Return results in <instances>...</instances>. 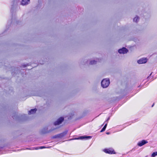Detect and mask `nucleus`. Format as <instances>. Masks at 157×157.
<instances>
[{
    "mask_svg": "<svg viewBox=\"0 0 157 157\" xmlns=\"http://www.w3.org/2000/svg\"><path fill=\"white\" fill-rule=\"evenodd\" d=\"M46 148V147H39V148H38V147L36 148L35 149L37 150L39 149H43V148Z\"/></svg>",
    "mask_w": 157,
    "mask_h": 157,
    "instance_id": "obj_14",
    "label": "nucleus"
},
{
    "mask_svg": "<svg viewBox=\"0 0 157 157\" xmlns=\"http://www.w3.org/2000/svg\"><path fill=\"white\" fill-rule=\"evenodd\" d=\"M147 157V156H146V157Z\"/></svg>",
    "mask_w": 157,
    "mask_h": 157,
    "instance_id": "obj_17",
    "label": "nucleus"
},
{
    "mask_svg": "<svg viewBox=\"0 0 157 157\" xmlns=\"http://www.w3.org/2000/svg\"><path fill=\"white\" fill-rule=\"evenodd\" d=\"M106 134H107L108 135V134H110V132H106Z\"/></svg>",
    "mask_w": 157,
    "mask_h": 157,
    "instance_id": "obj_15",
    "label": "nucleus"
},
{
    "mask_svg": "<svg viewBox=\"0 0 157 157\" xmlns=\"http://www.w3.org/2000/svg\"><path fill=\"white\" fill-rule=\"evenodd\" d=\"M109 118L107 119V121H108V120H109Z\"/></svg>",
    "mask_w": 157,
    "mask_h": 157,
    "instance_id": "obj_16",
    "label": "nucleus"
},
{
    "mask_svg": "<svg viewBox=\"0 0 157 157\" xmlns=\"http://www.w3.org/2000/svg\"><path fill=\"white\" fill-rule=\"evenodd\" d=\"M128 50L125 48H123L122 49H120L118 50V52L120 53L125 54L128 52Z\"/></svg>",
    "mask_w": 157,
    "mask_h": 157,
    "instance_id": "obj_7",
    "label": "nucleus"
},
{
    "mask_svg": "<svg viewBox=\"0 0 157 157\" xmlns=\"http://www.w3.org/2000/svg\"><path fill=\"white\" fill-rule=\"evenodd\" d=\"M105 152L109 154H114L115 153L114 150L112 148L105 149L103 150Z\"/></svg>",
    "mask_w": 157,
    "mask_h": 157,
    "instance_id": "obj_2",
    "label": "nucleus"
},
{
    "mask_svg": "<svg viewBox=\"0 0 157 157\" xmlns=\"http://www.w3.org/2000/svg\"><path fill=\"white\" fill-rule=\"evenodd\" d=\"M96 61L95 60H93L91 61L90 62V64H93L96 63Z\"/></svg>",
    "mask_w": 157,
    "mask_h": 157,
    "instance_id": "obj_13",
    "label": "nucleus"
},
{
    "mask_svg": "<svg viewBox=\"0 0 157 157\" xmlns=\"http://www.w3.org/2000/svg\"><path fill=\"white\" fill-rule=\"evenodd\" d=\"M147 143L148 142L147 141L145 140H142L139 142L137 144L139 146L141 147Z\"/></svg>",
    "mask_w": 157,
    "mask_h": 157,
    "instance_id": "obj_6",
    "label": "nucleus"
},
{
    "mask_svg": "<svg viewBox=\"0 0 157 157\" xmlns=\"http://www.w3.org/2000/svg\"><path fill=\"white\" fill-rule=\"evenodd\" d=\"M147 58H142L139 60L137 62L139 64H143L145 63L147 61Z\"/></svg>",
    "mask_w": 157,
    "mask_h": 157,
    "instance_id": "obj_3",
    "label": "nucleus"
},
{
    "mask_svg": "<svg viewBox=\"0 0 157 157\" xmlns=\"http://www.w3.org/2000/svg\"><path fill=\"white\" fill-rule=\"evenodd\" d=\"M109 83V80L108 78L103 79L101 82V86L104 88L108 87Z\"/></svg>",
    "mask_w": 157,
    "mask_h": 157,
    "instance_id": "obj_1",
    "label": "nucleus"
},
{
    "mask_svg": "<svg viewBox=\"0 0 157 157\" xmlns=\"http://www.w3.org/2000/svg\"><path fill=\"white\" fill-rule=\"evenodd\" d=\"M139 20V17L136 16L133 19V21L134 22H137Z\"/></svg>",
    "mask_w": 157,
    "mask_h": 157,
    "instance_id": "obj_11",
    "label": "nucleus"
},
{
    "mask_svg": "<svg viewBox=\"0 0 157 157\" xmlns=\"http://www.w3.org/2000/svg\"><path fill=\"white\" fill-rule=\"evenodd\" d=\"M64 120L63 118L61 117L59 118L54 123L55 125H58L60 124Z\"/></svg>",
    "mask_w": 157,
    "mask_h": 157,
    "instance_id": "obj_5",
    "label": "nucleus"
},
{
    "mask_svg": "<svg viewBox=\"0 0 157 157\" xmlns=\"http://www.w3.org/2000/svg\"><path fill=\"white\" fill-rule=\"evenodd\" d=\"M29 0H22L21 4L23 5H27L29 3Z\"/></svg>",
    "mask_w": 157,
    "mask_h": 157,
    "instance_id": "obj_8",
    "label": "nucleus"
},
{
    "mask_svg": "<svg viewBox=\"0 0 157 157\" xmlns=\"http://www.w3.org/2000/svg\"><path fill=\"white\" fill-rule=\"evenodd\" d=\"M107 124V123H106L105 124V125L104 127H103V128L101 130V132H103L105 130V128H106V127Z\"/></svg>",
    "mask_w": 157,
    "mask_h": 157,
    "instance_id": "obj_10",
    "label": "nucleus"
},
{
    "mask_svg": "<svg viewBox=\"0 0 157 157\" xmlns=\"http://www.w3.org/2000/svg\"><path fill=\"white\" fill-rule=\"evenodd\" d=\"M91 136H80V137L78 138H75L74 139V140H83V139H91Z\"/></svg>",
    "mask_w": 157,
    "mask_h": 157,
    "instance_id": "obj_4",
    "label": "nucleus"
},
{
    "mask_svg": "<svg viewBox=\"0 0 157 157\" xmlns=\"http://www.w3.org/2000/svg\"><path fill=\"white\" fill-rule=\"evenodd\" d=\"M36 109H32L30 111H29L28 112V114H33L36 113Z\"/></svg>",
    "mask_w": 157,
    "mask_h": 157,
    "instance_id": "obj_9",
    "label": "nucleus"
},
{
    "mask_svg": "<svg viewBox=\"0 0 157 157\" xmlns=\"http://www.w3.org/2000/svg\"><path fill=\"white\" fill-rule=\"evenodd\" d=\"M157 155V152H153L151 155L152 157H155Z\"/></svg>",
    "mask_w": 157,
    "mask_h": 157,
    "instance_id": "obj_12",
    "label": "nucleus"
}]
</instances>
